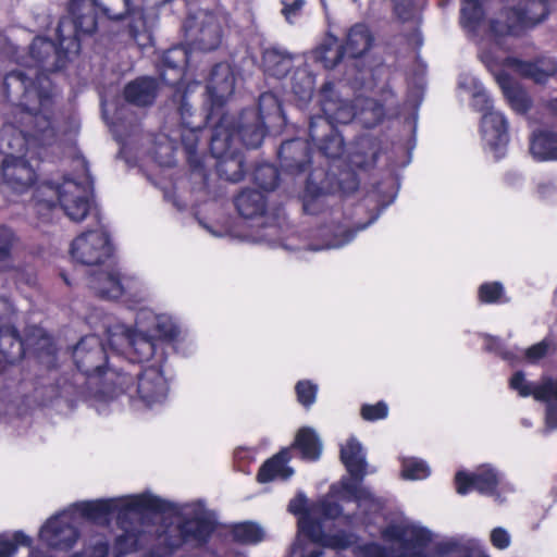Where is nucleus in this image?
Masks as SVG:
<instances>
[{
  "label": "nucleus",
  "instance_id": "1",
  "mask_svg": "<svg viewBox=\"0 0 557 557\" xmlns=\"http://www.w3.org/2000/svg\"><path fill=\"white\" fill-rule=\"evenodd\" d=\"M67 20H62L58 27V48L51 41L38 37L30 46L29 61L26 66L29 73H10L4 81L7 91L23 90L22 101L0 134V150L5 156L2 163V175L5 185L13 191L22 194L27 190L36 178L30 164L33 160L45 158L46 150L58 144V136L47 114L51 104L50 81L39 74L64 66L63 58L79 51L76 35H66L70 27Z\"/></svg>",
  "mask_w": 557,
  "mask_h": 557
},
{
  "label": "nucleus",
  "instance_id": "2",
  "mask_svg": "<svg viewBox=\"0 0 557 557\" xmlns=\"http://www.w3.org/2000/svg\"><path fill=\"white\" fill-rule=\"evenodd\" d=\"M78 521L85 518L94 522H108L114 515L117 525H124L129 516L145 512H161L164 516L157 529L156 541L162 550L152 557H164L173 548L184 543H205L214 530L213 515L199 502L175 504L160 498L149 491L117 497L84 500L70 507Z\"/></svg>",
  "mask_w": 557,
  "mask_h": 557
},
{
  "label": "nucleus",
  "instance_id": "3",
  "mask_svg": "<svg viewBox=\"0 0 557 557\" xmlns=\"http://www.w3.org/2000/svg\"><path fill=\"white\" fill-rule=\"evenodd\" d=\"M461 23L469 32L486 30L480 47L487 45L495 50L504 48L506 35H519L527 28L542 22L548 14L546 0H521L518 10L503 12L495 20L485 24L482 21V9L479 0H461Z\"/></svg>",
  "mask_w": 557,
  "mask_h": 557
},
{
  "label": "nucleus",
  "instance_id": "4",
  "mask_svg": "<svg viewBox=\"0 0 557 557\" xmlns=\"http://www.w3.org/2000/svg\"><path fill=\"white\" fill-rule=\"evenodd\" d=\"M480 59L495 76L511 108L518 112H524L529 108L530 100L527 92L509 77L506 71L510 70L520 75L532 77L537 83H543L546 77L556 72V63L550 59L525 63L508 57L506 50H495L487 45L480 47Z\"/></svg>",
  "mask_w": 557,
  "mask_h": 557
},
{
  "label": "nucleus",
  "instance_id": "5",
  "mask_svg": "<svg viewBox=\"0 0 557 557\" xmlns=\"http://www.w3.org/2000/svg\"><path fill=\"white\" fill-rule=\"evenodd\" d=\"M341 516L337 507H332L327 502L312 508L298 521V533L293 543L289 557H322L323 547L343 549L355 542L351 533L326 532L330 523Z\"/></svg>",
  "mask_w": 557,
  "mask_h": 557
},
{
  "label": "nucleus",
  "instance_id": "6",
  "mask_svg": "<svg viewBox=\"0 0 557 557\" xmlns=\"http://www.w3.org/2000/svg\"><path fill=\"white\" fill-rule=\"evenodd\" d=\"M90 181L85 174L78 182L64 178L58 184H41L35 193V207L40 214L61 207L73 221H82L89 210Z\"/></svg>",
  "mask_w": 557,
  "mask_h": 557
},
{
  "label": "nucleus",
  "instance_id": "7",
  "mask_svg": "<svg viewBox=\"0 0 557 557\" xmlns=\"http://www.w3.org/2000/svg\"><path fill=\"white\" fill-rule=\"evenodd\" d=\"M382 536L391 547L364 545L360 548L362 557H428L423 550L433 541L430 530L405 520L387 525Z\"/></svg>",
  "mask_w": 557,
  "mask_h": 557
},
{
  "label": "nucleus",
  "instance_id": "8",
  "mask_svg": "<svg viewBox=\"0 0 557 557\" xmlns=\"http://www.w3.org/2000/svg\"><path fill=\"white\" fill-rule=\"evenodd\" d=\"M341 459L351 479L343 482L339 494L343 499L352 500L361 512L355 517L356 521L366 522L367 515L377 512L382 504L367 488L359 485V481L366 475V454L361 443L356 437H349L341 446Z\"/></svg>",
  "mask_w": 557,
  "mask_h": 557
},
{
  "label": "nucleus",
  "instance_id": "9",
  "mask_svg": "<svg viewBox=\"0 0 557 557\" xmlns=\"http://www.w3.org/2000/svg\"><path fill=\"white\" fill-rule=\"evenodd\" d=\"M263 134V126H257L252 131L242 128L235 132L228 128L226 119H223L211 139V152L219 159L220 175L231 182L242 180L244 175L243 160L232 150V145L237 137H240L246 146L255 148L261 144Z\"/></svg>",
  "mask_w": 557,
  "mask_h": 557
},
{
  "label": "nucleus",
  "instance_id": "10",
  "mask_svg": "<svg viewBox=\"0 0 557 557\" xmlns=\"http://www.w3.org/2000/svg\"><path fill=\"white\" fill-rule=\"evenodd\" d=\"M96 13L113 21H126L132 37L143 36L150 39L149 30L153 26L157 15L148 12V8L140 7L137 0H90Z\"/></svg>",
  "mask_w": 557,
  "mask_h": 557
},
{
  "label": "nucleus",
  "instance_id": "11",
  "mask_svg": "<svg viewBox=\"0 0 557 557\" xmlns=\"http://www.w3.org/2000/svg\"><path fill=\"white\" fill-rule=\"evenodd\" d=\"M136 326L137 329L133 330L119 322L106 325L108 343L115 350L127 348V354L134 360L147 361L156 352V343L153 336L147 334L151 331L141 319L137 320Z\"/></svg>",
  "mask_w": 557,
  "mask_h": 557
},
{
  "label": "nucleus",
  "instance_id": "12",
  "mask_svg": "<svg viewBox=\"0 0 557 557\" xmlns=\"http://www.w3.org/2000/svg\"><path fill=\"white\" fill-rule=\"evenodd\" d=\"M169 382L160 364L145 367L135 384L127 386V394L137 409L163 405L169 395Z\"/></svg>",
  "mask_w": 557,
  "mask_h": 557
},
{
  "label": "nucleus",
  "instance_id": "13",
  "mask_svg": "<svg viewBox=\"0 0 557 557\" xmlns=\"http://www.w3.org/2000/svg\"><path fill=\"white\" fill-rule=\"evenodd\" d=\"M456 491L460 495H466L472 490L481 494L495 497L496 500H503V492H513L515 487L505 481L504 475L491 466H482L473 473L459 471L455 476Z\"/></svg>",
  "mask_w": 557,
  "mask_h": 557
},
{
  "label": "nucleus",
  "instance_id": "14",
  "mask_svg": "<svg viewBox=\"0 0 557 557\" xmlns=\"http://www.w3.org/2000/svg\"><path fill=\"white\" fill-rule=\"evenodd\" d=\"M112 252L109 234L103 228L84 232L71 244L72 259L84 265H97L104 262Z\"/></svg>",
  "mask_w": 557,
  "mask_h": 557
},
{
  "label": "nucleus",
  "instance_id": "15",
  "mask_svg": "<svg viewBox=\"0 0 557 557\" xmlns=\"http://www.w3.org/2000/svg\"><path fill=\"white\" fill-rule=\"evenodd\" d=\"M90 287L100 296L109 299L125 297L127 300L144 299L146 289L137 280L123 276L116 270H106L97 273L90 280Z\"/></svg>",
  "mask_w": 557,
  "mask_h": 557
},
{
  "label": "nucleus",
  "instance_id": "16",
  "mask_svg": "<svg viewBox=\"0 0 557 557\" xmlns=\"http://www.w3.org/2000/svg\"><path fill=\"white\" fill-rule=\"evenodd\" d=\"M77 523L73 510L69 507L46 521L39 532L40 540L52 548L69 549L78 537Z\"/></svg>",
  "mask_w": 557,
  "mask_h": 557
},
{
  "label": "nucleus",
  "instance_id": "17",
  "mask_svg": "<svg viewBox=\"0 0 557 557\" xmlns=\"http://www.w3.org/2000/svg\"><path fill=\"white\" fill-rule=\"evenodd\" d=\"M74 362L86 375L101 374L108 357L104 345L98 335L84 336L73 350Z\"/></svg>",
  "mask_w": 557,
  "mask_h": 557
},
{
  "label": "nucleus",
  "instance_id": "18",
  "mask_svg": "<svg viewBox=\"0 0 557 557\" xmlns=\"http://www.w3.org/2000/svg\"><path fill=\"white\" fill-rule=\"evenodd\" d=\"M481 134L485 148L499 159L505 156L509 143L508 125L505 116L490 109L482 111Z\"/></svg>",
  "mask_w": 557,
  "mask_h": 557
},
{
  "label": "nucleus",
  "instance_id": "19",
  "mask_svg": "<svg viewBox=\"0 0 557 557\" xmlns=\"http://www.w3.org/2000/svg\"><path fill=\"white\" fill-rule=\"evenodd\" d=\"M197 22L188 21L185 25L186 32L195 37V46L200 50H212L220 45L221 27L216 17L207 12H200L196 17Z\"/></svg>",
  "mask_w": 557,
  "mask_h": 557
},
{
  "label": "nucleus",
  "instance_id": "20",
  "mask_svg": "<svg viewBox=\"0 0 557 557\" xmlns=\"http://www.w3.org/2000/svg\"><path fill=\"white\" fill-rule=\"evenodd\" d=\"M309 135L312 144L325 156L336 158L343 152V138L326 120L322 117L311 119Z\"/></svg>",
  "mask_w": 557,
  "mask_h": 557
},
{
  "label": "nucleus",
  "instance_id": "21",
  "mask_svg": "<svg viewBox=\"0 0 557 557\" xmlns=\"http://www.w3.org/2000/svg\"><path fill=\"white\" fill-rule=\"evenodd\" d=\"M151 320L153 325V337L164 338L171 342L176 349H181V345L184 343L191 344L193 338L187 329L183 327L172 315L169 314H154L152 312L144 313L140 318Z\"/></svg>",
  "mask_w": 557,
  "mask_h": 557
},
{
  "label": "nucleus",
  "instance_id": "22",
  "mask_svg": "<svg viewBox=\"0 0 557 557\" xmlns=\"http://www.w3.org/2000/svg\"><path fill=\"white\" fill-rule=\"evenodd\" d=\"M322 110L325 115L324 120L333 123L346 124L355 116V109L350 103L337 98L333 91V85L326 84L322 89ZM323 119V116H321Z\"/></svg>",
  "mask_w": 557,
  "mask_h": 557
},
{
  "label": "nucleus",
  "instance_id": "23",
  "mask_svg": "<svg viewBox=\"0 0 557 557\" xmlns=\"http://www.w3.org/2000/svg\"><path fill=\"white\" fill-rule=\"evenodd\" d=\"M133 517L134 516H129L124 525H119L122 533L116 535L112 546V554L115 557H123L131 554L148 542L149 535L146 531L134 525L132 521Z\"/></svg>",
  "mask_w": 557,
  "mask_h": 557
},
{
  "label": "nucleus",
  "instance_id": "24",
  "mask_svg": "<svg viewBox=\"0 0 557 557\" xmlns=\"http://www.w3.org/2000/svg\"><path fill=\"white\" fill-rule=\"evenodd\" d=\"M207 90L212 102L216 106L222 104L233 94L234 74L228 64L221 63L213 69Z\"/></svg>",
  "mask_w": 557,
  "mask_h": 557
},
{
  "label": "nucleus",
  "instance_id": "25",
  "mask_svg": "<svg viewBox=\"0 0 557 557\" xmlns=\"http://www.w3.org/2000/svg\"><path fill=\"white\" fill-rule=\"evenodd\" d=\"M236 208L239 214L247 220H257V225L264 224L265 208L264 195L256 189L244 190L236 198Z\"/></svg>",
  "mask_w": 557,
  "mask_h": 557
},
{
  "label": "nucleus",
  "instance_id": "26",
  "mask_svg": "<svg viewBox=\"0 0 557 557\" xmlns=\"http://www.w3.org/2000/svg\"><path fill=\"white\" fill-rule=\"evenodd\" d=\"M458 94L472 99V106L479 111L491 108L492 101L481 82L470 73H462L458 79Z\"/></svg>",
  "mask_w": 557,
  "mask_h": 557
},
{
  "label": "nucleus",
  "instance_id": "27",
  "mask_svg": "<svg viewBox=\"0 0 557 557\" xmlns=\"http://www.w3.org/2000/svg\"><path fill=\"white\" fill-rule=\"evenodd\" d=\"M289 449H284L265 461L258 472V481L267 483L273 480H286L294 474V470L287 466Z\"/></svg>",
  "mask_w": 557,
  "mask_h": 557
},
{
  "label": "nucleus",
  "instance_id": "28",
  "mask_svg": "<svg viewBox=\"0 0 557 557\" xmlns=\"http://www.w3.org/2000/svg\"><path fill=\"white\" fill-rule=\"evenodd\" d=\"M317 236L322 243L311 246L310 249L314 251L341 248L352 240L355 233L337 224L320 228Z\"/></svg>",
  "mask_w": 557,
  "mask_h": 557
},
{
  "label": "nucleus",
  "instance_id": "29",
  "mask_svg": "<svg viewBox=\"0 0 557 557\" xmlns=\"http://www.w3.org/2000/svg\"><path fill=\"white\" fill-rule=\"evenodd\" d=\"M157 88V83L152 78H138L125 87V99L136 106H148L154 100Z\"/></svg>",
  "mask_w": 557,
  "mask_h": 557
},
{
  "label": "nucleus",
  "instance_id": "30",
  "mask_svg": "<svg viewBox=\"0 0 557 557\" xmlns=\"http://www.w3.org/2000/svg\"><path fill=\"white\" fill-rule=\"evenodd\" d=\"M372 40L369 28L363 24H356L347 34L344 45L345 54L350 58L362 55L370 49Z\"/></svg>",
  "mask_w": 557,
  "mask_h": 557
},
{
  "label": "nucleus",
  "instance_id": "31",
  "mask_svg": "<svg viewBox=\"0 0 557 557\" xmlns=\"http://www.w3.org/2000/svg\"><path fill=\"white\" fill-rule=\"evenodd\" d=\"M530 151L539 161L557 160V133H535L531 138Z\"/></svg>",
  "mask_w": 557,
  "mask_h": 557
},
{
  "label": "nucleus",
  "instance_id": "32",
  "mask_svg": "<svg viewBox=\"0 0 557 557\" xmlns=\"http://www.w3.org/2000/svg\"><path fill=\"white\" fill-rule=\"evenodd\" d=\"M294 447L299 449L304 459L310 461L319 459L322 451L321 441L311 428H302L298 431Z\"/></svg>",
  "mask_w": 557,
  "mask_h": 557
},
{
  "label": "nucleus",
  "instance_id": "33",
  "mask_svg": "<svg viewBox=\"0 0 557 557\" xmlns=\"http://www.w3.org/2000/svg\"><path fill=\"white\" fill-rule=\"evenodd\" d=\"M280 157L287 166H296L302 170L305 164L310 161V151L306 143L295 139L281 146Z\"/></svg>",
  "mask_w": 557,
  "mask_h": 557
},
{
  "label": "nucleus",
  "instance_id": "34",
  "mask_svg": "<svg viewBox=\"0 0 557 557\" xmlns=\"http://www.w3.org/2000/svg\"><path fill=\"white\" fill-rule=\"evenodd\" d=\"M345 53L334 36H326L323 42L313 51V59L322 63L325 69L334 67Z\"/></svg>",
  "mask_w": 557,
  "mask_h": 557
},
{
  "label": "nucleus",
  "instance_id": "35",
  "mask_svg": "<svg viewBox=\"0 0 557 557\" xmlns=\"http://www.w3.org/2000/svg\"><path fill=\"white\" fill-rule=\"evenodd\" d=\"M0 352L10 363L20 360L24 356V344L11 326L0 329Z\"/></svg>",
  "mask_w": 557,
  "mask_h": 557
},
{
  "label": "nucleus",
  "instance_id": "36",
  "mask_svg": "<svg viewBox=\"0 0 557 557\" xmlns=\"http://www.w3.org/2000/svg\"><path fill=\"white\" fill-rule=\"evenodd\" d=\"M478 546L479 543L474 539L463 536L449 537L436 544V552L440 555L456 554L458 557H467L469 553L478 548Z\"/></svg>",
  "mask_w": 557,
  "mask_h": 557
},
{
  "label": "nucleus",
  "instance_id": "37",
  "mask_svg": "<svg viewBox=\"0 0 557 557\" xmlns=\"http://www.w3.org/2000/svg\"><path fill=\"white\" fill-rule=\"evenodd\" d=\"M335 495H338L342 498V495L339 494V491L337 492L335 487H332V494L331 495L325 496V497L321 498L319 502H317L315 504H312V505L309 506L308 505V499H307L306 495L302 494V493H298L289 502L288 510L292 513L299 516L298 520L301 517L306 516L312 508L319 507L324 502H327L330 504V506H332V507H337L342 511L341 507L334 500V496Z\"/></svg>",
  "mask_w": 557,
  "mask_h": 557
},
{
  "label": "nucleus",
  "instance_id": "38",
  "mask_svg": "<svg viewBox=\"0 0 557 557\" xmlns=\"http://www.w3.org/2000/svg\"><path fill=\"white\" fill-rule=\"evenodd\" d=\"M263 66L270 75L281 77L290 70L292 59L277 50H267L263 54Z\"/></svg>",
  "mask_w": 557,
  "mask_h": 557
},
{
  "label": "nucleus",
  "instance_id": "39",
  "mask_svg": "<svg viewBox=\"0 0 557 557\" xmlns=\"http://www.w3.org/2000/svg\"><path fill=\"white\" fill-rule=\"evenodd\" d=\"M234 539L243 544H258L265 537V531L255 522L238 523L233 528Z\"/></svg>",
  "mask_w": 557,
  "mask_h": 557
},
{
  "label": "nucleus",
  "instance_id": "40",
  "mask_svg": "<svg viewBox=\"0 0 557 557\" xmlns=\"http://www.w3.org/2000/svg\"><path fill=\"white\" fill-rule=\"evenodd\" d=\"M164 64L175 73L174 78H168L165 74H163V79L170 84H173L176 79L182 76V67L183 65L189 62V52L183 47H176L170 49L163 57Z\"/></svg>",
  "mask_w": 557,
  "mask_h": 557
},
{
  "label": "nucleus",
  "instance_id": "41",
  "mask_svg": "<svg viewBox=\"0 0 557 557\" xmlns=\"http://www.w3.org/2000/svg\"><path fill=\"white\" fill-rule=\"evenodd\" d=\"M431 474L429 465L416 457L401 458L400 475L405 480H424Z\"/></svg>",
  "mask_w": 557,
  "mask_h": 557
},
{
  "label": "nucleus",
  "instance_id": "42",
  "mask_svg": "<svg viewBox=\"0 0 557 557\" xmlns=\"http://www.w3.org/2000/svg\"><path fill=\"white\" fill-rule=\"evenodd\" d=\"M181 115L183 119L184 131L182 134V144L184 145L186 151L189 154L195 152L197 141H198V132L200 131V124H195L186 121V114L189 113L190 107L187 102H183L181 108Z\"/></svg>",
  "mask_w": 557,
  "mask_h": 557
},
{
  "label": "nucleus",
  "instance_id": "43",
  "mask_svg": "<svg viewBox=\"0 0 557 557\" xmlns=\"http://www.w3.org/2000/svg\"><path fill=\"white\" fill-rule=\"evenodd\" d=\"M32 540L23 532L4 533L0 535V557H13L21 546L28 547Z\"/></svg>",
  "mask_w": 557,
  "mask_h": 557
},
{
  "label": "nucleus",
  "instance_id": "44",
  "mask_svg": "<svg viewBox=\"0 0 557 557\" xmlns=\"http://www.w3.org/2000/svg\"><path fill=\"white\" fill-rule=\"evenodd\" d=\"M478 298L482 304H505L508 301L505 288L499 282H485L479 286Z\"/></svg>",
  "mask_w": 557,
  "mask_h": 557
},
{
  "label": "nucleus",
  "instance_id": "45",
  "mask_svg": "<svg viewBox=\"0 0 557 557\" xmlns=\"http://www.w3.org/2000/svg\"><path fill=\"white\" fill-rule=\"evenodd\" d=\"M71 9L76 34H92L97 29V18L94 14H79V0H72Z\"/></svg>",
  "mask_w": 557,
  "mask_h": 557
},
{
  "label": "nucleus",
  "instance_id": "46",
  "mask_svg": "<svg viewBox=\"0 0 557 557\" xmlns=\"http://www.w3.org/2000/svg\"><path fill=\"white\" fill-rule=\"evenodd\" d=\"M293 90L300 100H309L312 96L315 81L314 77L306 71H298L294 77Z\"/></svg>",
  "mask_w": 557,
  "mask_h": 557
},
{
  "label": "nucleus",
  "instance_id": "47",
  "mask_svg": "<svg viewBox=\"0 0 557 557\" xmlns=\"http://www.w3.org/2000/svg\"><path fill=\"white\" fill-rule=\"evenodd\" d=\"M297 400L306 408L311 407L317 399L318 385L309 380H301L295 386Z\"/></svg>",
  "mask_w": 557,
  "mask_h": 557
},
{
  "label": "nucleus",
  "instance_id": "48",
  "mask_svg": "<svg viewBox=\"0 0 557 557\" xmlns=\"http://www.w3.org/2000/svg\"><path fill=\"white\" fill-rule=\"evenodd\" d=\"M510 388L518 393L521 397L533 396L537 392L539 383H532L525 379L524 373L516 372L509 380Z\"/></svg>",
  "mask_w": 557,
  "mask_h": 557
},
{
  "label": "nucleus",
  "instance_id": "49",
  "mask_svg": "<svg viewBox=\"0 0 557 557\" xmlns=\"http://www.w3.org/2000/svg\"><path fill=\"white\" fill-rule=\"evenodd\" d=\"M535 399L547 405L557 401V377H544L539 383Z\"/></svg>",
  "mask_w": 557,
  "mask_h": 557
},
{
  "label": "nucleus",
  "instance_id": "50",
  "mask_svg": "<svg viewBox=\"0 0 557 557\" xmlns=\"http://www.w3.org/2000/svg\"><path fill=\"white\" fill-rule=\"evenodd\" d=\"M388 411V406L384 401H377L376 404H364L360 408V414L362 419L369 422H374L387 418Z\"/></svg>",
  "mask_w": 557,
  "mask_h": 557
},
{
  "label": "nucleus",
  "instance_id": "51",
  "mask_svg": "<svg viewBox=\"0 0 557 557\" xmlns=\"http://www.w3.org/2000/svg\"><path fill=\"white\" fill-rule=\"evenodd\" d=\"M360 119L367 126H373L379 123L384 116V109L382 106L372 100L367 101V106L360 111Z\"/></svg>",
  "mask_w": 557,
  "mask_h": 557
},
{
  "label": "nucleus",
  "instance_id": "52",
  "mask_svg": "<svg viewBox=\"0 0 557 557\" xmlns=\"http://www.w3.org/2000/svg\"><path fill=\"white\" fill-rule=\"evenodd\" d=\"M15 244L13 232L4 226H0V263L7 262Z\"/></svg>",
  "mask_w": 557,
  "mask_h": 557
},
{
  "label": "nucleus",
  "instance_id": "53",
  "mask_svg": "<svg viewBox=\"0 0 557 557\" xmlns=\"http://www.w3.org/2000/svg\"><path fill=\"white\" fill-rule=\"evenodd\" d=\"M324 203V197L317 191V188L313 187L312 183L309 182L307 184L305 194H304V209L308 213H315L317 207Z\"/></svg>",
  "mask_w": 557,
  "mask_h": 557
},
{
  "label": "nucleus",
  "instance_id": "54",
  "mask_svg": "<svg viewBox=\"0 0 557 557\" xmlns=\"http://www.w3.org/2000/svg\"><path fill=\"white\" fill-rule=\"evenodd\" d=\"M554 343L550 338H544L540 343L529 347L527 350H524V358L531 362L534 363L542 359L548 350L553 347Z\"/></svg>",
  "mask_w": 557,
  "mask_h": 557
},
{
  "label": "nucleus",
  "instance_id": "55",
  "mask_svg": "<svg viewBox=\"0 0 557 557\" xmlns=\"http://www.w3.org/2000/svg\"><path fill=\"white\" fill-rule=\"evenodd\" d=\"M108 555V543L100 536H95L85 548L83 557H106Z\"/></svg>",
  "mask_w": 557,
  "mask_h": 557
},
{
  "label": "nucleus",
  "instance_id": "56",
  "mask_svg": "<svg viewBox=\"0 0 557 557\" xmlns=\"http://www.w3.org/2000/svg\"><path fill=\"white\" fill-rule=\"evenodd\" d=\"M491 543L498 549H505L510 545V535L503 528H495L491 531Z\"/></svg>",
  "mask_w": 557,
  "mask_h": 557
},
{
  "label": "nucleus",
  "instance_id": "57",
  "mask_svg": "<svg viewBox=\"0 0 557 557\" xmlns=\"http://www.w3.org/2000/svg\"><path fill=\"white\" fill-rule=\"evenodd\" d=\"M173 143L160 145L156 150V159L161 165H171L173 163Z\"/></svg>",
  "mask_w": 557,
  "mask_h": 557
},
{
  "label": "nucleus",
  "instance_id": "58",
  "mask_svg": "<svg viewBox=\"0 0 557 557\" xmlns=\"http://www.w3.org/2000/svg\"><path fill=\"white\" fill-rule=\"evenodd\" d=\"M259 109H260V113H261V117L262 119H263L264 112L270 110V109H274L275 112L281 114L280 103H278L276 97L273 96L272 94H263L260 97Z\"/></svg>",
  "mask_w": 557,
  "mask_h": 557
},
{
  "label": "nucleus",
  "instance_id": "59",
  "mask_svg": "<svg viewBox=\"0 0 557 557\" xmlns=\"http://www.w3.org/2000/svg\"><path fill=\"white\" fill-rule=\"evenodd\" d=\"M304 0H295L292 4H286L282 12L288 23H295L300 15L304 7Z\"/></svg>",
  "mask_w": 557,
  "mask_h": 557
},
{
  "label": "nucleus",
  "instance_id": "60",
  "mask_svg": "<svg viewBox=\"0 0 557 557\" xmlns=\"http://www.w3.org/2000/svg\"><path fill=\"white\" fill-rule=\"evenodd\" d=\"M557 430V401L548 404L545 412V431Z\"/></svg>",
  "mask_w": 557,
  "mask_h": 557
},
{
  "label": "nucleus",
  "instance_id": "61",
  "mask_svg": "<svg viewBox=\"0 0 557 557\" xmlns=\"http://www.w3.org/2000/svg\"><path fill=\"white\" fill-rule=\"evenodd\" d=\"M395 13L403 21L411 18L413 16V5L411 0H403L401 2H397L395 4Z\"/></svg>",
  "mask_w": 557,
  "mask_h": 557
},
{
  "label": "nucleus",
  "instance_id": "62",
  "mask_svg": "<svg viewBox=\"0 0 557 557\" xmlns=\"http://www.w3.org/2000/svg\"><path fill=\"white\" fill-rule=\"evenodd\" d=\"M269 176L271 177L273 181L270 182V183H267V184H263L262 185V188L265 189V190H270V189H273L276 185L275 183V178H276V171L274 168L272 166H263L261 168L259 171H258V177L259 176Z\"/></svg>",
  "mask_w": 557,
  "mask_h": 557
},
{
  "label": "nucleus",
  "instance_id": "63",
  "mask_svg": "<svg viewBox=\"0 0 557 557\" xmlns=\"http://www.w3.org/2000/svg\"><path fill=\"white\" fill-rule=\"evenodd\" d=\"M488 349L497 351L504 359L509 361H515L518 358L513 352L503 351L500 342L497 338H492V342L488 344Z\"/></svg>",
  "mask_w": 557,
  "mask_h": 557
},
{
  "label": "nucleus",
  "instance_id": "64",
  "mask_svg": "<svg viewBox=\"0 0 557 557\" xmlns=\"http://www.w3.org/2000/svg\"><path fill=\"white\" fill-rule=\"evenodd\" d=\"M9 310H10V306H9L8 301L4 298L0 297V319L2 317L7 315Z\"/></svg>",
  "mask_w": 557,
  "mask_h": 557
}]
</instances>
